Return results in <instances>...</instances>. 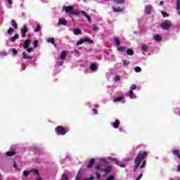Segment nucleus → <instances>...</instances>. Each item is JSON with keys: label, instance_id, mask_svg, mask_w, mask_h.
I'll use <instances>...</instances> for the list:
<instances>
[{"label": "nucleus", "instance_id": "nucleus-1", "mask_svg": "<svg viewBox=\"0 0 180 180\" xmlns=\"http://www.w3.org/2000/svg\"><path fill=\"white\" fill-rule=\"evenodd\" d=\"M147 155H148V152L141 151L139 153V154L136 155L135 160H134V172H136V171H137V169H138L139 167H140V164H141V162H142V165L140 167V169H143L146 168L147 162L145 160H146V157H147Z\"/></svg>", "mask_w": 180, "mask_h": 180}, {"label": "nucleus", "instance_id": "nucleus-2", "mask_svg": "<svg viewBox=\"0 0 180 180\" xmlns=\"http://www.w3.org/2000/svg\"><path fill=\"white\" fill-rule=\"evenodd\" d=\"M62 12H65L68 15H75V16H78V15H79V12L74 10V7L72 6H63L62 8Z\"/></svg>", "mask_w": 180, "mask_h": 180}, {"label": "nucleus", "instance_id": "nucleus-3", "mask_svg": "<svg viewBox=\"0 0 180 180\" xmlns=\"http://www.w3.org/2000/svg\"><path fill=\"white\" fill-rule=\"evenodd\" d=\"M96 171H100L101 172H105V174H109L112 172V167L111 165L105 166L102 164L98 165L96 167Z\"/></svg>", "mask_w": 180, "mask_h": 180}, {"label": "nucleus", "instance_id": "nucleus-4", "mask_svg": "<svg viewBox=\"0 0 180 180\" xmlns=\"http://www.w3.org/2000/svg\"><path fill=\"white\" fill-rule=\"evenodd\" d=\"M68 128H64L61 126L57 127L55 129V131H56L57 134H59L60 136H64L67 134L68 131H69Z\"/></svg>", "mask_w": 180, "mask_h": 180}, {"label": "nucleus", "instance_id": "nucleus-5", "mask_svg": "<svg viewBox=\"0 0 180 180\" xmlns=\"http://www.w3.org/2000/svg\"><path fill=\"white\" fill-rule=\"evenodd\" d=\"M107 161H112L113 162H115V164H117V165H118L121 168H124L126 167V165L124 163H122L120 161L110 156L107 157Z\"/></svg>", "mask_w": 180, "mask_h": 180}, {"label": "nucleus", "instance_id": "nucleus-6", "mask_svg": "<svg viewBox=\"0 0 180 180\" xmlns=\"http://www.w3.org/2000/svg\"><path fill=\"white\" fill-rule=\"evenodd\" d=\"M171 26H172V23L169 20H166L161 24V27L165 30H168Z\"/></svg>", "mask_w": 180, "mask_h": 180}, {"label": "nucleus", "instance_id": "nucleus-7", "mask_svg": "<svg viewBox=\"0 0 180 180\" xmlns=\"http://www.w3.org/2000/svg\"><path fill=\"white\" fill-rule=\"evenodd\" d=\"M21 37H26V34L27 33V26L23 25L20 30Z\"/></svg>", "mask_w": 180, "mask_h": 180}, {"label": "nucleus", "instance_id": "nucleus-8", "mask_svg": "<svg viewBox=\"0 0 180 180\" xmlns=\"http://www.w3.org/2000/svg\"><path fill=\"white\" fill-rule=\"evenodd\" d=\"M110 124L114 129H119V126H120V120H115L114 122H110Z\"/></svg>", "mask_w": 180, "mask_h": 180}, {"label": "nucleus", "instance_id": "nucleus-9", "mask_svg": "<svg viewBox=\"0 0 180 180\" xmlns=\"http://www.w3.org/2000/svg\"><path fill=\"white\" fill-rule=\"evenodd\" d=\"M126 95H127V96H129L130 98V99H136L137 98V96H136V95H134L133 90H129V92H127L126 94Z\"/></svg>", "mask_w": 180, "mask_h": 180}, {"label": "nucleus", "instance_id": "nucleus-10", "mask_svg": "<svg viewBox=\"0 0 180 180\" xmlns=\"http://www.w3.org/2000/svg\"><path fill=\"white\" fill-rule=\"evenodd\" d=\"M153 39L155 40V41L160 43V41L162 40V37L158 34H155L153 35Z\"/></svg>", "mask_w": 180, "mask_h": 180}, {"label": "nucleus", "instance_id": "nucleus-11", "mask_svg": "<svg viewBox=\"0 0 180 180\" xmlns=\"http://www.w3.org/2000/svg\"><path fill=\"white\" fill-rule=\"evenodd\" d=\"M90 70L93 72H95V71H98V65L95 63H91L90 65Z\"/></svg>", "mask_w": 180, "mask_h": 180}, {"label": "nucleus", "instance_id": "nucleus-12", "mask_svg": "<svg viewBox=\"0 0 180 180\" xmlns=\"http://www.w3.org/2000/svg\"><path fill=\"white\" fill-rule=\"evenodd\" d=\"M22 57L25 60H32L33 58L32 56L27 55L26 52H22Z\"/></svg>", "mask_w": 180, "mask_h": 180}, {"label": "nucleus", "instance_id": "nucleus-13", "mask_svg": "<svg viewBox=\"0 0 180 180\" xmlns=\"http://www.w3.org/2000/svg\"><path fill=\"white\" fill-rule=\"evenodd\" d=\"M145 12L147 15H150L151 13V5H148L145 8Z\"/></svg>", "mask_w": 180, "mask_h": 180}, {"label": "nucleus", "instance_id": "nucleus-14", "mask_svg": "<svg viewBox=\"0 0 180 180\" xmlns=\"http://www.w3.org/2000/svg\"><path fill=\"white\" fill-rule=\"evenodd\" d=\"M58 24L63 25V26H67V20H65L64 18H60Z\"/></svg>", "mask_w": 180, "mask_h": 180}, {"label": "nucleus", "instance_id": "nucleus-15", "mask_svg": "<svg viewBox=\"0 0 180 180\" xmlns=\"http://www.w3.org/2000/svg\"><path fill=\"white\" fill-rule=\"evenodd\" d=\"M67 57V51H62V53H60V60H65V58Z\"/></svg>", "mask_w": 180, "mask_h": 180}, {"label": "nucleus", "instance_id": "nucleus-16", "mask_svg": "<svg viewBox=\"0 0 180 180\" xmlns=\"http://www.w3.org/2000/svg\"><path fill=\"white\" fill-rule=\"evenodd\" d=\"M30 44V39L25 40V41L24 42V44H23L24 49H28Z\"/></svg>", "mask_w": 180, "mask_h": 180}, {"label": "nucleus", "instance_id": "nucleus-17", "mask_svg": "<svg viewBox=\"0 0 180 180\" xmlns=\"http://www.w3.org/2000/svg\"><path fill=\"white\" fill-rule=\"evenodd\" d=\"M13 4V0H6V6L11 8V5Z\"/></svg>", "mask_w": 180, "mask_h": 180}, {"label": "nucleus", "instance_id": "nucleus-18", "mask_svg": "<svg viewBox=\"0 0 180 180\" xmlns=\"http://www.w3.org/2000/svg\"><path fill=\"white\" fill-rule=\"evenodd\" d=\"M112 11L114 12H123V8L122 7H112Z\"/></svg>", "mask_w": 180, "mask_h": 180}, {"label": "nucleus", "instance_id": "nucleus-19", "mask_svg": "<svg viewBox=\"0 0 180 180\" xmlns=\"http://www.w3.org/2000/svg\"><path fill=\"white\" fill-rule=\"evenodd\" d=\"M83 40H84V43L85 42L89 43V44H92V43H94V41L88 37L83 38Z\"/></svg>", "mask_w": 180, "mask_h": 180}, {"label": "nucleus", "instance_id": "nucleus-20", "mask_svg": "<svg viewBox=\"0 0 180 180\" xmlns=\"http://www.w3.org/2000/svg\"><path fill=\"white\" fill-rule=\"evenodd\" d=\"M75 180H82V173L81 172V169L78 172Z\"/></svg>", "mask_w": 180, "mask_h": 180}, {"label": "nucleus", "instance_id": "nucleus-21", "mask_svg": "<svg viewBox=\"0 0 180 180\" xmlns=\"http://www.w3.org/2000/svg\"><path fill=\"white\" fill-rule=\"evenodd\" d=\"M176 11L178 15H180V0H176Z\"/></svg>", "mask_w": 180, "mask_h": 180}, {"label": "nucleus", "instance_id": "nucleus-22", "mask_svg": "<svg viewBox=\"0 0 180 180\" xmlns=\"http://www.w3.org/2000/svg\"><path fill=\"white\" fill-rule=\"evenodd\" d=\"M17 39H19V34H15L14 37L10 38V40L13 43Z\"/></svg>", "mask_w": 180, "mask_h": 180}, {"label": "nucleus", "instance_id": "nucleus-23", "mask_svg": "<svg viewBox=\"0 0 180 180\" xmlns=\"http://www.w3.org/2000/svg\"><path fill=\"white\" fill-rule=\"evenodd\" d=\"M95 163V160L94 159H91L90 161H89V165H87V168H92L94 164Z\"/></svg>", "mask_w": 180, "mask_h": 180}, {"label": "nucleus", "instance_id": "nucleus-24", "mask_svg": "<svg viewBox=\"0 0 180 180\" xmlns=\"http://www.w3.org/2000/svg\"><path fill=\"white\" fill-rule=\"evenodd\" d=\"M141 49L142 50V51H147L148 50V46L146 45V44H143L141 46Z\"/></svg>", "mask_w": 180, "mask_h": 180}, {"label": "nucleus", "instance_id": "nucleus-25", "mask_svg": "<svg viewBox=\"0 0 180 180\" xmlns=\"http://www.w3.org/2000/svg\"><path fill=\"white\" fill-rule=\"evenodd\" d=\"M127 50V47L126 46H117L118 51H126Z\"/></svg>", "mask_w": 180, "mask_h": 180}, {"label": "nucleus", "instance_id": "nucleus-26", "mask_svg": "<svg viewBox=\"0 0 180 180\" xmlns=\"http://www.w3.org/2000/svg\"><path fill=\"white\" fill-rule=\"evenodd\" d=\"M34 31L35 32V33L41 32V26L40 25V24L37 25V28Z\"/></svg>", "mask_w": 180, "mask_h": 180}, {"label": "nucleus", "instance_id": "nucleus-27", "mask_svg": "<svg viewBox=\"0 0 180 180\" xmlns=\"http://www.w3.org/2000/svg\"><path fill=\"white\" fill-rule=\"evenodd\" d=\"M15 154V153L14 151H8V152H6V155H7V157H13Z\"/></svg>", "mask_w": 180, "mask_h": 180}, {"label": "nucleus", "instance_id": "nucleus-28", "mask_svg": "<svg viewBox=\"0 0 180 180\" xmlns=\"http://www.w3.org/2000/svg\"><path fill=\"white\" fill-rule=\"evenodd\" d=\"M73 33H74V34H75V36H78V35L81 34V30L79 29H75L73 30Z\"/></svg>", "mask_w": 180, "mask_h": 180}, {"label": "nucleus", "instance_id": "nucleus-29", "mask_svg": "<svg viewBox=\"0 0 180 180\" xmlns=\"http://www.w3.org/2000/svg\"><path fill=\"white\" fill-rule=\"evenodd\" d=\"M11 26H13V27H14V29H18V23H16V21H15L14 20H11Z\"/></svg>", "mask_w": 180, "mask_h": 180}, {"label": "nucleus", "instance_id": "nucleus-30", "mask_svg": "<svg viewBox=\"0 0 180 180\" xmlns=\"http://www.w3.org/2000/svg\"><path fill=\"white\" fill-rule=\"evenodd\" d=\"M127 56H133V54H134V51L132 49H127Z\"/></svg>", "mask_w": 180, "mask_h": 180}, {"label": "nucleus", "instance_id": "nucleus-31", "mask_svg": "<svg viewBox=\"0 0 180 180\" xmlns=\"http://www.w3.org/2000/svg\"><path fill=\"white\" fill-rule=\"evenodd\" d=\"M172 154H174V155H176L177 158H179L180 154H179V150H174L172 151Z\"/></svg>", "mask_w": 180, "mask_h": 180}, {"label": "nucleus", "instance_id": "nucleus-32", "mask_svg": "<svg viewBox=\"0 0 180 180\" xmlns=\"http://www.w3.org/2000/svg\"><path fill=\"white\" fill-rule=\"evenodd\" d=\"M121 101H123V97H117L113 99V102H120Z\"/></svg>", "mask_w": 180, "mask_h": 180}, {"label": "nucleus", "instance_id": "nucleus-33", "mask_svg": "<svg viewBox=\"0 0 180 180\" xmlns=\"http://www.w3.org/2000/svg\"><path fill=\"white\" fill-rule=\"evenodd\" d=\"M100 162H108V158H101L99 159Z\"/></svg>", "mask_w": 180, "mask_h": 180}, {"label": "nucleus", "instance_id": "nucleus-34", "mask_svg": "<svg viewBox=\"0 0 180 180\" xmlns=\"http://www.w3.org/2000/svg\"><path fill=\"white\" fill-rule=\"evenodd\" d=\"M84 39H81L76 43V46H81V44H84Z\"/></svg>", "mask_w": 180, "mask_h": 180}, {"label": "nucleus", "instance_id": "nucleus-35", "mask_svg": "<svg viewBox=\"0 0 180 180\" xmlns=\"http://www.w3.org/2000/svg\"><path fill=\"white\" fill-rule=\"evenodd\" d=\"M135 72H141V68L136 66L134 68Z\"/></svg>", "mask_w": 180, "mask_h": 180}, {"label": "nucleus", "instance_id": "nucleus-36", "mask_svg": "<svg viewBox=\"0 0 180 180\" xmlns=\"http://www.w3.org/2000/svg\"><path fill=\"white\" fill-rule=\"evenodd\" d=\"M30 171H24L23 172V176H25V178H27V176H29V174H30Z\"/></svg>", "mask_w": 180, "mask_h": 180}, {"label": "nucleus", "instance_id": "nucleus-37", "mask_svg": "<svg viewBox=\"0 0 180 180\" xmlns=\"http://www.w3.org/2000/svg\"><path fill=\"white\" fill-rule=\"evenodd\" d=\"M30 172H32L33 174H35V175H39V170H37L36 169H31Z\"/></svg>", "mask_w": 180, "mask_h": 180}, {"label": "nucleus", "instance_id": "nucleus-38", "mask_svg": "<svg viewBox=\"0 0 180 180\" xmlns=\"http://www.w3.org/2000/svg\"><path fill=\"white\" fill-rule=\"evenodd\" d=\"M114 41H115L116 46H120V40H119V39L115 38Z\"/></svg>", "mask_w": 180, "mask_h": 180}, {"label": "nucleus", "instance_id": "nucleus-39", "mask_svg": "<svg viewBox=\"0 0 180 180\" xmlns=\"http://www.w3.org/2000/svg\"><path fill=\"white\" fill-rule=\"evenodd\" d=\"M46 41H48V43H51V44H54V38L47 39Z\"/></svg>", "mask_w": 180, "mask_h": 180}, {"label": "nucleus", "instance_id": "nucleus-40", "mask_svg": "<svg viewBox=\"0 0 180 180\" xmlns=\"http://www.w3.org/2000/svg\"><path fill=\"white\" fill-rule=\"evenodd\" d=\"M122 63H123L124 65H126V66H127V65H129V64H130V62L127 60H123Z\"/></svg>", "mask_w": 180, "mask_h": 180}, {"label": "nucleus", "instance_id": "nucleus-41", "mask_svg": "<svg viewBox=\"0 0 180 180\" xmlns=\"http://www.w3.org/2000/svg\"><path fill=\"white\" fill-rule=\"evenodd\" d=\"M134 89H137V86L136 84H132L131 86H130V90L131 91H134Z\"/></svg>", "mask_w": 180, "mask_h": 180}, {"label": "nucleus", "instance_id": "nucleus-42", "mask_svg": "<svg viewBox=\"0 0 180 180\" xmlns=\"http://www.w3.org/2000/svg\"><path fill=\"white\" fill-rule=\"evenodd\" d=\"M8 34H9V36H11V34H12V33H13V28H9L7 31Z\"/></svg>", "mask_w": 180, "mask_h": 180}, {"label": "nucleus", "instance_id": "nucleus-43", "mask_svg": "<svg viewBox=\"0 0 180 180\" xmlns=\"http://www.w3.org/2000/svg\"><path fill=\"white\" fill-rule=\"evenodd\" d=\"M116 4H124V0H114Z\"/></svg>", "mask_w": 180, "mask_h": 180}, {"label": "nucleus", "instance_id": "nucleus-44", "mask_svg": "<svg viewBox=\"0 0 180 180\" xmlns=\"http://www.w3.org/2000/svg\"><path fill=\"white\" fill-rule=\"evenodd\" d=\"M13 168H15V171H20V168L18 167V165L15 162L13 165Z\"/></svg>", "mask_w": 180, "mask_h": 180}, {"label": "nucleus", "instance_id": "nucleus-45", "mask_svg": "<svg viewBox=\"0 0 180 180\" xmlns=\"http://www.w3.org/2000/svg\"><path fill=\"white\" fill-rule=\"evenodd\" d=\"M74 52L75 53V56H77V57H79V56H81V53H79V51L78 50L75 49Z\"/></svg>", "mask_w": 180, "mask_h": 180}, {"label": "nucleus", "instance_id": "nucleus-46", "mask_svg": "<svg viewBox=\"0 0 180 180\" xmlns=\"http://www.w3.org/2000/svg\"><path fill=\"white\" fill-rule=\"evenodd\" d=\"M161 13H162L163 18H168V13H167L164 11H161Z\"/></svg>", "mask_w": 180, "mask_h": 180}, {"label": "nucleus", "instance_id": "nucleus-47", "mask_svg": "<svg viewBox=\"0 0 180 180\" xmlns=\"http://www.w3.org/2000/svg\"><path fill=\"white\" fill-rule=\"evenodd\" d=\"M38 41L34 40V42H33V46L34 47V49H37V44H38Z\"/></svg>", "mask_w": 180, "mask_h": 180}, {"label": "nucleus", "instance_id": "nucleus-48", "mask_svg": "<svg viewBox=\"0 0 180 180\" xmlns=\"http://www.w3.org/2000/svg\"><path fill=\"white\" fill-rule=\"evenodd\" d=\"M11 51H12L13 56H16V54H18V51H16V49H11Z\"/></svg>", "mask_w": 180, "mask_h": 180}, {"label": "nucleus", "instance_id": "nucleus-49", "mask_svg": "<svg viewBox=\"0 0 180 180\" xmlns=\"http://www.w3.org/2000/svg\"><path fill=\"white\" fill-rule=\"evenodd\" d=\"M114 179H115V176L113 175H111L106 179V180H114Z\"/></svg>", "mask_w": 180, "mask_h": 180}, {"label": "nucleus", "instance_id": "nucleus-50", "mask_svg": "<svg viewBox=\"0 0 180 180\" xmlns=\"http://www.w3.org/2000/svg\"><path fill=\"white\" fill-rule=\"evenodd\" d=\"M96 178L98 179H101V173H99V172H96Z\"/></svg>", "mask_w": 180, "mask_h": 180}, {"label": "nucleus", "instance_id": "nucleus-51", "mask_svg": "<svg viewBox=\"0 0 180 180\" xmlns=\"http://www.w3.org/2000/svg\"><path fill=\"white\" fill-rule=\"evenodd\" d=\"M115 82L120 81V76L119 75L115 76Z\"/></svg>", "mask_w": 180, "mask_h": 180}, {"label": "nucleus", "instance_id": "nucleus-52", "mask_svg": "<svg viewBox=\"0 0 180 180\" xmlns=\"http://www.w3.org/2000/svg\"><path fill=\"white\" fill-rule=\"evenodd\" d=\"M85 18H86L88 22H89V23H91V17L89 15H88V14L86 15H85Z\"/></svg>", "mask_w": 180, "mask_h": 180}, {"label": "nucleus", "instance_id": "nucleus-53", "mask_svg": "<svg viewBox=\"0 0 180 180\" xmlns=\"http://www.w3.org/2000/svg\"><path fill=\"white\" fill-rule=\"evenodd\" d=\"M141 176H143V173H141L140 175L136 179V180H141Z\"/></svg>", "mask_w": 180, "mask_h": 180}, {"label": "nucleus", "instance_id": "nucleus-54", "mask_svg": "<svg viewBox=\"0 0 180 180\" xmlns=\"http://www.w3.org/2000/svg\"><path fill=\"white\" fill-rule=\"evenodd\" d=\"M27 53H32L33 51V49L28 48V49H27Z\"/></svg>", "mask_w": 180, "mask_h": 180}, {"label": "nucleus", "instance_id": "nucleus-55", "mask_svg": "<svg viewBox=\"0 0 180 180\" xmlns=\"http://www.w3.org/2000/svg\"><path fill=\"white\" fill-rule=\"evenodd\" d=\"M92 110H93V113H94V115H98V110L94 108Z\"/></svg>", "mask_w": 180, "mask_h": 180}, {"label": "nucleus", "instance_id": "nucleus-56", "mask_svg": "<svg viewBox=\"0 0 180 180\" xmlns=\"http://www.w3.org/2000/svg\"><path fill=\"white\" fill-rule=\"evenodd\" d=\"M94 179H95V177L91 176L90 178L85 179L84 180H94Z\"/></svg>", "mask_w": 180, "mask_h": 180}, {"label": "nucleus", "instance_id": "nucleus-57", "mask_svg": "<svg viewBox=\"0 0 180 180\" xmlns=\"http://www.w3.org/2000/svg\"><path fill=\"white\" fill-rule=\"evenodd\" d=\"M93 30H94V32H98V27L94 26V27H93Z\"/></svg>", "mask_w": 180, "mask_h": 180}, {"label": "nucleus", "instance_id": "nucleus-58", "mask_svg": "<svg viewBox=\"0 0 180 180\" xmlns=\"http://www.w3.org/2000/svg\"><path fill=\"white\" fill-rule=\"evenodd\" d=\"M81 13H82V15H84V16H86L88 14H86V12L82 11H81Z\"/></svg>", "mask_w": 180, "mask_h": 180}, {"label": "nucleus", "instance_id": "nucleus-59", "mask_svg": "<svg viewBox=\"0 0 180 180\" xmlns=\"http://www.w3.org/2000/svg\"><path fill=\"white\" fill-rule=\"evenodd\" d=\"M43 4H47L49 3V0H41Z\"/></svg>", "mask_w": 180, "mask_h": 180}, {"label": "nucleus", "instance_id": "nucleus-60", "mask_svg": "<svg viewBox=\"0 0 180 180\" xmlns=\"http://www.w3.org/2000/svg\"><path fill=\"white\" fill-rule=\"evenodd\" d=\"M119 131L122 132V131H124V129L122 127H120Z\"/></svg>", "mask_w": 180, "mask_h": 180}, {"label": "nucleus", "instance_id": "nucleus-61", "mask_svg": "<svg viewBox=\"0 0 180 180\" xmlns=\"http://www.w3.org/2000/svg\"><path fill=\"white\" fill-rule=\"evenodd\" d=\"M159 5L160 6H162V5H164V1H160V3H159Z\"/></svg>", "mask_w": 180, "mask_h": 180}, {"label": "nucleus", "instance_id": "nucleus-62", "mask_svg": "<svg viewBox=\"0 0 180 180\" xmlns=\"http://www.w3.org/2000/svg\"><path fill=\"white\" fill-rule=\"evenodd\" d=\"M1 56H8V53H6V52H3V53H1Z\"/></svg>", "mask_w": 180, "mask_h": 180}, {"label": "nucleus", "instance_id": "nucleus-63", "mask_svg": "<svg viewBox=\"0 0 180 180\" xmlns=\"http://www.w3.org/2000/svg\"><path fill=\"white\" fill-rule=\"evenodd\" d=\"M37 180H43V179H41V177L38 176V177H37Z\"/></svg>", "mask_w": 180, "mask_h": 180}, {"label": "nucleus", "instance_id": "nucleus-64", "mask_svg": "<svg viewBox=\"0 0 180 180\" xmlns=\"http://www.w3.org/2000/svg\"><path fill=\"white\" fill-rule=\"evenodd\" d=\"M177 171L178 172H180V165L178 166Z\"/></svg>", "mask_w": 180, "mask_h": 180}]
</instances>
